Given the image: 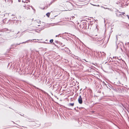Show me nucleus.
Wrapping results in <instances>:
<instances>
[{
  "instance_id": "dca6fc26",
  "label": "nucleus",
  "mask_w": 129,
  "mask_h": 129,
  "mask_svg": "<svg viewBox=\"0 0 129 129\" xmlns=\"http://www.w3.org/2000/svg\"><path fill=\"white\" fill-rule=\"evenodd\" d=\"M37 22H38V23H39L40 22V21L39 20H38L37 21Z\"/></svg>"
},
{
  "instance_id": "aec40b11",
  "label": "nucleus",
  "mask_w": 129,
  "mask_h": 129,
  "mask_svg": "<svg viewBox=\"0 0 129 129\" xmlns=\"http://www.w3.org/2000/svg\"><path fill=\"white\" fill-rule=\"evenodd\" d=\"M59 34L58 35H56V36L55 37H58L59 35Z\"/></svg>"
},
{
  "instance_id": "2f4dec72",
  "label": "nucleus",
  "mask_w": 129,
  "mask_h": 129,
  "mask_svg": "<svg viewBox=\"0 0 129 129\" xmlns=\"http://www.w3.org/2000/svg\"><path fill=\"white\" fill-rule=\"evenodd\" d=\"M116 38H117V36H116Z\"/></svg>"
},
{
  "instance_id": "4be33fe9",
  "label": "nucleus",
  "mask_w": 129,
  "mask_h": 129,
  "mask_svg": "<svg viewBox=\"0 0 129 129\" xmlns=\"http://www.w3.org/2000/svg\"><path fill=\"white\" fill-rule=\"evenodd\" d=\"M105 53H104L103 54V56H105Z\"/></svg>"
},
{
  "instance_id": "ddd939ff",
  "label": "nucleus",
  "mask_w": 129,
  "mask_h": 129,
  "mask_svg": "<svg viewBox=\"0 0 129 129\" xmlns=\"http://www.w3.org/2000/svg\"><path fill=\"white\" fill-rule=\"evenodd\" d=\"M55 42L57 44L58 43V41L57 40H55Z\"/></svg>"
},
{
  "instance_id": "2eb2a0df",
  "label": "nucleus",
  "mask_w": 129,
  "mask_h": 129,
  "mask_svg": "<svg viewBox=\"0 0 129 129\" xmlns=\"http://www.w3.org/2000/svg\"><path fill=\"white\" fill-rule=\"evenodd\" d=\"M22 43H20L19 44H16V46H17V45H20V44H22Z\"/></svg>"
},
{
  "instance_id": "bb28decb",
  "label": "nucleus",
  "mask_w": 129,
  "mask_h": 129,
  "mask_svg": "<svg viewBox=\"0 0 129 129\" xmlns=\"http://www.w3.org/2000/svg\"><path fill=\"white\" fill-rule=\"evenodd\" d=\"M99 53H100V54H101V52H100Z\"/></svg>"
},
{
  "instance_id": "1a4fd4ad",
  "label": "nucleus",
  "mask_w": 129,
  "mask_h": 129,
  "mask_svg": "<svg viewBox=\"0 0 129 129\" xmlns=\"http://www.w3.org/2000/svg\"><path fill=\"white\" fill-rule=\"evenodd\" d=\"M50 13H48L46 14V15L48 17H49L50 16Z\"/></svg>"
},
{
  "instance_id": "a878e982",
  "label": "nucleus",
  "mask_w": 129,
  "mask_h": 129,
  "mask_svg": "<svg viewBox=\"0 0 129 129\" xmlns=\"http://www.w3.org/2000/svg\"><path fill=\"white\" fill-rule=\"evenodd\" d=\"M66 49H68V50H69L68 48H66Z\"/></svg>"
},
{
  "instance_id": "9b49d317",
  "label": "nucleus",
  "mask_w": 129,
  "mask_h": 129,
  "mask_svg": "<svg viewBox=\"0 0 129 129\" xmlns=\"http://www.w3.org/2000/svg\"><path fill=\"white\" fill-rule=\"evenodd\" d=\"M44 29V28H40V29H38V30L39 31H41L42 30V29Z\"/></svg>"
},
{
  "instance_id": "412c9836",
  "label": "nucleus",
  "mask_w": 129,
  "mask_h": 129,
  "mask_svg": "<svg viewBox=\"0 0 129 129\" xmlns=\"http://www.w3.org/2000/svg\"><path fill=\"white\" fill-rule=\"evenodd\" d=\"M10 0L11 1V3L12 4V0Z\"/></svg>"
},
{
  "instance_id": "5701e85b",
  "label": "nucleus",
  "mask_w": 129,
  "mask_h": 129,
  "mask_svg": "<svg viewBox=\"0 0 129 129\" xmlns=\"http://www.w3.org/2000/svg\"><path fill=\"white\" fill-rule=\"evenodd\" d=\"M22 1V2H24V3H25V2H24V1Z\"/></svg>"
},
{
  "instance_id": "6ab92c4d",
  "label": "nucleus",
  "mask_w": 129,
  "mask_h": 129,
  "mask_svg": "<svg viewBox=\"0 0 129 129\" xmlns=\"http://www.w3.org/2000/svg\"><path fill=\"white\" fill-rule=\"evenodd\" d=\"M5 19H4L3 20V21L4 23V21H5Z\"/></svg>"
},
{
  "instance_id": "39448f33",
  "label": "nucleus",
  "mask_w": 129,
  "mask_h": 129,
  "mask_svg": "<svg viewBox=\"0 0 129 129\" xmlns=\"http://www.w3.org/2000/svg\"><path fill=\"white\" fill-rule=\"evenodd\" d=\"M23 7H25V9H29V7L28 5H25V6H23Z\"/></svg>"
},
{
  "instance_id": "393cba45",
  "label": "nucleus",
  "mask_w": 129,
  "mask_h": 129,
  "mask_svg": "<svg viewBox=\"0 0 129 129\" xmlns=\"http://www.w3.org/2000/svg\"><path fill=\"white\" fill-rule=\"evenodd\" d=\"M18 1L19 2H20V0H18Z\"/></svg>"
},
{
  "instance_id": "20e7f679",
  "label": "nucleus",
  "mask_w": 129,
  "mask_h": 129,
  "mask_svg": "<svg viewBox=\"0 0 129 129\" xmlns=\"http://www.w3.org/2000/svg\"><path fill=\"white\" fill-rule=\"evenodd\" d=\"M125 45L127 48L129 49V43H126Z\"/></svg>"
},
{
  "instance_id": "6e6552de",
  "label": "nucleus",
  "mask_w": 129,
  "mask_h": 129,
  "mask_svg": "<svg viewBox=\"0 0 129 129\" xmlns=\"http://www.w3.org/2000/svg\"><path fill=\"white\" fill-rule=\"evenodd\" d=\"M74 105V103H70V104H69L68 105L69 106H73Z\"/></svg>"
},
{
  "instance_id": "f03ea898",
  "label": "nucleus",
  "mask_w": 129,
  "mask_h": 129,
  "mask_svg": "<svg viewBox=\"0 0 129 129\" xmlns=\"http://www.w3.org/2000/svg\"><path fill=\"white\" fill-rule=\"evenodd\" d=\"M118 11H117V13H116V15L118 17H121L122 15H123L124 16H125V13L124 12L121 13L120 12H118Z\"/></svg>"
},
{
  "instance_id": "c85d7f7f",
  "label": "nucleus",
  "mask_w": 129,
  "mask_h": 129,
  "mask_svg": "<svg viewBox=\"0 0 129 129\" xmlns=\"http://www.w3.org/2000/svg\"><path fill=\"white\" fill-rule=\"evenodd\" d=\"M84 60H85L86 62H87V61H86V60H85V59H84Z\"/></svg>"
},
{
  "instance_id": "f8f14e48",
  "label": "nucleus",
  "mask_w": 129,
  "mask_h": 129,
  "mask_svg": "<svg viewBox=\"0 0 129 129\" xmlns=\"http://www.w3.org/2000/svg\"><path fill=\"white\" fill-rule=\"evenodd\" d=\"M53 39H51L50 41V42L51 43H52L53 42Z\"/></svg>"
},
{
  "instance_id": "423d86ee",
  "label": "nucleus",
  "mask_w": 129,
  "mask_h": 129,
  "mask_svg": "<svg viewBox=\"0 0 129 129\" xmlns=\"http://www.w3.org/2000/svg\"><path fill=\"white\" fill-rule=\"evenodd\" d=\"M32 41V40H28L26 41L25 42H22L21 43L23 44V43H28L29 41Z\"/></svg>"
},
{
  "instance_id": "cd10ccee",
  "label": "nucleus",
  "mask_w": 129,
  "mask_h": 129,
  "mask_svg": "<svg viewBox=\"0 0 129 129\" xmlns=\"http://www.w3.org/2000/svg\"><path fill=\"white\" fill-rule=\"evenodd\" d=\"M36 31L37 32H38V31H37V30H36Z\"/></svg>"
},
{
  "instance_id": "f257e3e1",
  "label": "nucleus",
  "mask_w": 129,
  "mask_h": 129,
  "mask_svg": "<svg viewBox=\"0 0 129 129\" xmlns=\"http://www.w3.org/2000/svg\"><path fill=\"white\" fill-rule=\"evenodd\" d=\"M90 39L94 42V43L97 44L101 45L102 44L105 40V39L103 37H98L97 38L91 37Z\"/></svg>"
},
{
  "instance_id": "4468645a",
  "label": "nucleus",
  "mask_w": 129,
  "mask_h": 129,
  "mask_svg": "<svg viewBox=\"0 0 129 129\" xmlns=\"http://www.w3.org/2000/svg\"><path fill=\"white\" fill-rule=\"evenodd\" d=\"M78 99H82L81 97V95H80L79 96V98Z\"/></svg>"
},
{
  "instance_id": "f3484780",
  "label": "nucleus",
  "mask_w": 129,
  "mask_h": 129,
  "mask_svg": "<svg viewBox=\"0 0 129 129\" xmlns=\"http://www.w3.org/2000/svg\"><path fill=\"white\" fill-rule=\"evenodd\" d=\"M126 16L128 17V18L129 19V16L128 15H126Z\"/></svg>"
},
{
  "instance_id": "7c9ffc66",
  "label": "nucleus",
  "mask_w": 129,
  "mask_h": 129,
  "mask_svg": "<svg viewBox=\"0 0 129 129\" xmlns=\"http://www.w3.org/2000/svg\"><path fill=\"white\" fill-rule=\"evenodd\" d=\"M12 18H14V17H12Z\"/></svg>"
},
{
  "instance_id": "9d476101",
  "label": "nucleus",
  "mask_w": 129,
  "mask_h": 129,
  "mask_svg": "<svg viewBox=\"0 0 129 129\" xmlns=\"http://www.w3.org/2000/svg\"><path fill=\"white\" fill-rule=\"evenodd\" d=\"M102 8H104V9H108L109 10H110V8H105V7H104L102 6Z\"/></svg>"
},
{
  "instance_id": "a211bd4d",
  "label": "nucleus",
  "mask_w": 129,
  "mask_h": 129,
  "mask_svg": "<svg viewBox=\"0 0 129 129\" xmlns=\"http://www.w3.org/2000/svg\"><path fill=\"white\" fill-rule=\"evenodd\" d=\"M52 44H53V45H55L56 46V45L55 44V43H54L53 42V43Z\"/></svg>"
},
{
  "instance_id": "b1692460",
  "label": "nucleus",
  "mask_w": 129,
  "mask_h": 129,
  "mask_svg": "<svg viewBox=\"0 0 129 129\" xmlns=\"http://www.w3.org/2000/svg\"><path fill=\"white\" fill-rule=\"evenodd\" d=\"M14 16V15L13 14H12V16Z\"/></svg>"
},
{
  "instance_id": "0eeeda50",
  "label": "nucleus",
  "mask_w": 129,
  "mask_h": 129,
  "mask_svg": "<svg viewBox=\"0 0 129 129\" xmlns=\"http://www.w3.org/2000/svg\"><path fill=\"white\" fill-rule=\"evenodd\" d=\"M116 4H118L119 3H120V0H115Z\"/></svg>"
},
{
  "instance_id": "c756f323",
  "label": "nucleus",
  "mask_w": 129,
  "mask_h": 129,
  "mask_svg": "<svg viewBox=\"0 0 129 129\" xmlns=\"http://www.w3.org/2000/svg\"><path fill=\"white\" fill-rule=\"evenodd\" d=\"M19 33V32H18L17 33V34H18Z\"/></svg>"
},
{
  "instance_id": "7ed1b4c3",
  "label": "nucleus",
  "mask_w": 129,
  "mask_h": 129,
  "mask_svg": "<svg viewBox=\"0 0 129 129\" xmlns=\"http://www.w3.org/2000/svg\"><path fill=\"white\" fill-rule=\"evenodd\" d=\"M78 101L79 104H81L82 103V99H78Z\"/></svg>"
}]
</instances>
